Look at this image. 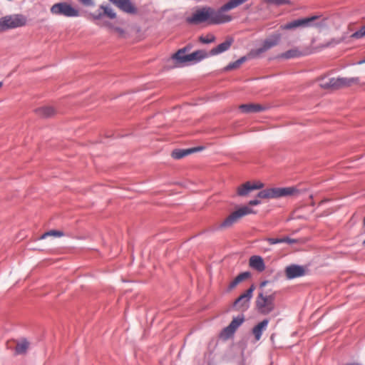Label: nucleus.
<instances>
[{
	"label": "nucleus",
	"mask_w": 365,
	"mask_h": 365,
	"mask_svg": "<svg viewBox=\"0 0 365 365\" xmlns=\"http://www.w3.org/2000/svg\"><path fill=\"white\" fill-rule=\"evenodd\" d=\"M275 294L264 295L259 293L256 299V307L262 314H268L274 309Z\"/></svg>",
	"instance_id": "20e7f679"
},
{
	"label": "nucleus",
	"mask_w": 365,
	"mask_h": 365,
	"mask_svg": "<svg viewBox=\"0 0 365 365\" xmlns=\"http://www.w3.org/2000/svg\"><path fill=\"white\" fill-rule=\"evenodd\" d=\"M255 287L252 284L244 294H241L235 302V307L239 309L244 311L249 307V302L252 297V293Z\"/></svg>",
	"instance_id": "1a4fd4ad"
},
{
	"label": "nucleus",
	"mask_w": 365,
	"mask_h": 365,
	"mask_svg": "<svg viewBox=\"0 0 365 365\" xmlns=\"http://www.w3.org/2000/svg\"><path fill=\"white\" fill-rule=\"evenodd\" d=\"M283 242H287L288 244H294L297 242V240L295 239H291L288 237H282Z\"/></svg>",
	"instance_id": "473e14b6"
},
{
	"label": "nucleus",
	"mask_w": 365,
	"mask_h": 365,
	"mask_svg": "<svg viewBox=\"0 0 365 365\" xmlns=\"http://www.w3.org/2000/svg\"><path fill=\"white\" fill-rule=\"evenodd\" d=\"M36 113L43 118L53 116L56 113V110L51 106H43L36 110Z\"/></svg>",
	"instance_id": "f3484780"
},
{
	"label": "nucleus",
	"mask_w": 365,
	"mask_h": 365,
	"mask_svg": "<svg viewBox=\"0 0 365 365\" xmlns=\"http://www.w3.org/2000/svg\"><path fill=\"white\" fill-rule=\"evenodd\" d=\"M364 36H365V26L351 35L352 38H361Z\"/></svg>",
	"instance_id": "c756f323"
},
{
	"label": "nucleus",
	"mask_w": 365,
	"mask_h": 365,
	"mask_svg": "<svg viewBox=\"0 0 365 365\" xmlns=\"http://www.w3.org/2000/svg\"><path fill=\"white\" fill-rule=\"evenodd\" d=\"M50 11L55 16H63L68 18L77 17L80 15L79 10L68 2L54 4Z\"/></svg>",
	"instance_id": "f03ea898"
},
{
	"label": "nucleus",
	"mask_w": 365,
	"mask_h": 365,
	"mask_svg": "<svg viewBox=\"0 0 365 365\" xmlns=\"http://www.w3.org/2000/svg\"><path fill=\"white\" fill-rule=\"evenodd\" d=\"M359 82V78H322L319 86L325 89H339Z\"/></svg>",
	"instance_id": "f257e3e1"
},
{
	"label": "nucleus",
	"mask_w": 365,
	"mask_h": 365,
	"mask_svg": "<svg viewBox=\"0 0 365 365\" xmlns=\"http://www.w3.org/2000/svg\"><path fill=\"white\" fill-rule=\"evenodd\" d=\"M267 283H268V282H267V281H264V282H261V284H260V287L262 288V287H265V286L267 285Z\"/></svg>",
	"instance_id": "4c0bfd02"
},
{
	"label": "nucleus",
	"mask_w": 365,
	"mask_h": 365,
	"mask_svg": "<svg viewBox=\"0 0 365 365\" xmlns=\"http://www.w3.org/2000/svg\"><path fill=\"white\" fill-rule=\"evenodd\" d=\"M239 108L244 113H255L265 110L264 106L257 103L242 104Z\"/></svg>",
	"instance_id": "ddd939ff"
},
{
	"label": "nucleus",
	"mask_w": 365,
	"mask_h": 365,
	"mask_svg": "<svg viewBox=\"0 0 365 365\" xmlns=\"http://www.w3.org/2000/svg\"><path fill=\"white\" fill-rule=\"evenodd\" d=\"M2 86H3V83L0 82V88L2 87Z\"/></svg>",
	"instance_id": "a19ab883"
},
{
	"label": "nucleus",
	"mask_w": 365,
	"mask_h": 365,
	"mask_svg": "<svg viewBox=\"0 0 365 365\" xmlns=\"http://www.w3.org/2000/svg\"><path fill=\"white\" fill-rule=\"evenodd\" d=\"M199 40L200 42H202L203 43H212L215 41V36L212 34H209L205 36H201L199 38Z\"/></svg>",
	"instance_id": "bb28decb"
},
{
	"label": "nucleus",
	"mask_w": 365,
	"mask_h": 365,
	"mask_svg": "<svg viewBox=\"0 0 365 365\" xmlns=\"http://www.w3.org/2000/svg\"><path fill=\"white\" fill-rule=\"evenodd\" d=\"M29 347V342L26 339H21L18 341L15 348L16 354H25Z\"/></svg>",
	"instance_id": "aec40b11"
},
{
	"label": "nucleus",
	"mask_w": 365,
	"mask_h": 365,
	"mask_svg": "<svg viewBox=\"0 0 365 365\" xmlns=\"http://www.w3.org/2000/svg\"><path fill=\"white\" fill-rule=\"evenodd\" d=\"M266 240L270 244V245H275L277 243H283L282 238H272L268 237L266 239Z\"/></svg>",
	"instance_id": "2f4dec72"
},
{
	"label": "nucleus",
	"mask_w": 365,
	"mask_h": 365,
	"mask_svg": "<svg viewBox=\"0 0 365 365\" xmlns=\"http://www.w3.org/2000/svg\"><path fill=\"white\" fill-rule=\"evenodd\" d=\"M26 21V18L22 14L6 16L0 19V31L24 26Z\"/></svg>",
	"instance_id": "7ed1b4c3"
},
{
	"label": "nucleus",
	"mask_w": 365,
	"mask_h": 365,
	"mask_svg": "<svg viewBox=\"0 0 365 365\" xmlns=\"http://www.w3.org/2000/svg\"><path fill=\"white\" fill-rule=\"evenodd\" d=\"M207 56V53H206V51L202 50H198L190 54H187L186 59H187V62L192 61H200L206 58Z\"/></svg>",
	"instance_id": "a211bd4d"
},
{
	"label": "nucleus",
	"mask_w": 365,
	"mask_h": 365,
	"mask_svg": "<svg viewBox=\"0 0 365 365\" xmlns=\"http://www.w3.org/2000/svg\"><path fill=\"white\" fill-rule=\"evenodd\" d=\"M255 213L253 210L247 206H243L228 215L220 225V229H225L232 227L242 217Z\"/></svg>",
	"instance_id": "0eeeda50"
},
{
	"label": "nucleus",
	"mask_w": 365,
	"mask_h": 365,
	"mask_svg": "<svg viewBox=\"0 0 365 365\" xmlns=\"http://www.w3.org/2000/svg\"><path fill=\"white\" fill-rule=\"evenodd\" d=\"M260 203H261V201L257 199H255V200H250L249 202V205H252V206L259 205Z\"/></svg>",
	"instance_id": "f704fd0d"
},
{
	"label": "nucleus",
	"mask_w": 365,
	"mask_h": 365,
	"mask_svg": "<svg viewBox=\"0 0 365 365\" xmlns=\"http://www.w3.org/2000/svg\"><path fill=\"white\" fill-rule=\"evenodd\" d=\"M195 149H187V150H175L172 152L171 156L174 159H180L183 157L192 153Z\"/></svg>",
	"instance_id": "4be33fe9"
},
{
	"label": "nucleus",
	"mask_w": 365,
	"mask_h": 365,
	"mask_svg": "<svg viewBox=\"0 0 365 365\" xmlns=\"http://www.w3.org/2000/svg\"><path fill=\"white\" fill-rule=\"evenodd\" d=\"M346 365H361V364H356V363H351V364H348Z\"/></svg>",
	"instance_id": "58836bf2"
},
{
	"label": "nucleus",
	"mask_w": 365,
	"mask_h": 365,
	"mask_svg": "<svg viewBox=\"0 0 365 365\" xmlns=\"http://www.w3.org/2000/svg\"><path fill=\"white\" fill-rule=\"evenodd\" d=\"M264 2L274 4L276 5H282L288 3L287 0H262Z\"/></svg>",
	"instance_id": "7c9ffc66"
},
{
	"label": "nucleus",
	"mask_w": 365,
	"mask_h": 365,
	"mask_svg": "<svg viewBox=\"0 0 365 365\" xmlns=\"http://www.w3.org/2000/svg\"><path fill=\"white\" fill-rule=\"evenodd\" d=\"M233 41L234 40L232 38H227L225 41L212 48L210 51V54L211 56H215L227 51L232 46Z\"/></svg>",
	"instance_id": "4468645a"
},
{
	"label": "nucleus",
	"mask_w": 365,
	"mask_h": 365,
	"mask_svg": "<svg viewBox=\"0 0 365 365\" xmlns=\"http://www.w3.org/2000/svg\"><path fill=\"white\" fill-rule=\"evenodd\" d=\"M268 323V319H264L253 327L252 334L255 336V341L260 340L262 332L267 329Z\"/></svg>",
	"instance_id": "2eb2a0df"
},
{
	"label": "nucleus",
	"mask_w": 365,
	"mask_h": 365,
	"mask_svg": "<svg viewBox=\"0 0 365 365\" xmlns=\"http://www.w3.org/2000/svg\"><path fill=\"white\" fill-rule=\"evenodd\" d=\"M364 63H365V58H364V60L360 61L359 62V64Z\"/></svg>",
	"instance_id": "ea45409f"
},
{
	"label": "nucleus",
	"mask_w": 365,
	"mask_h": 365,
	"mask_svg": "<svg viewBox=\"0 0 365 365\" xmlns=\"http://www.w3.org/2000/svg\"><path fill=\"white\" fill-rule=\"evenodd\" d=\"M336 43H338V41H334V40H332L331 41L328 42L327 43H326L325 45H324L322 47H323V48H325V47H328V46H331V45H333V44H336Z\"/></svg>",
	"instance_id": "e433bc0d"
},
{
	"label": "nucleus",
	"mask_w": 365,
	"mask_h": 365,
	"mask_svg": "<svg viewBox=\"0 0 365 365\" xmlns=\"http://www.w3.org/2000/svg\"><path fill=\"white\" fill-rule=\"evenodd\" d=\"M296 191V189L292 187L269 188L261 190L257 194V197L261 199L277 198L292 195Z\"/></svg>",
	"instance_id": "423d86ee"
},
{
	"label": "nucleus",
	"mask_w": 365,
	"mask_h": 365,
	"mask_svg": "<svg viewBox=\"0 0 365 365\" xmlns=\"http://www.w3.org/2000/svg\"><path fill=\"white\" fill-rule=\"evenodd\" d=\"M101 16V14L100 13V14H98V16H97V18H99Z\"/></svg>",
	"instance_id": "79ce46f5"
},
{
	"label": "nucleus",
	"mask_w": 365,
	"mask_h": 365,
	"mask_svg": "<svg viewBox=\"0 0 365 365\" xmlns=\"http://www.w3.org/2000/svg\"><path fill=\"white\" fill-rule=\"evenodd\" d=\"M113 30H114L115 31H116L117 33H118L120 35H123V34H124V31H123L122 29H120V28H118V27H113Z\"/></svg>",
	"instance_id": "c9c22d12"
},
{
	"label": "nucleus",
	"mask_w": 365,
	"mask_h": 365,
	"mask_svg": "<svg viewBox=\"0 0 365 365\" xmlns=\"http://www.w3.org/2000/svg\"><path fill=\"white\" fill-rule=\"evenodd\" d=\"M282 38V34L279 32L274 33L267 37L262 42V46L256 49L250 51V56L252 57H257L262 53L267 51L270 48L277 46Z\"/></svg>",
	"instance_id": "39448f33"
},
{
	"label": "nucleus",
	"mask_w": 365,
	"mask_h": 365,
	"mask_svg": "<svg viewBox=\"0 0 365 365\" xmlns=\"http://www.w3.org/2000/svg\"><path fill=\"white\" fill-rule=\"evenodd\" d=\"M263 187L264 184L261 182H256L253 183H251L250 182H246L237 187V193L240 196H246L250 192L255 190H259Z\"/></svg>",
	"instance_id": "9d476101"
},
{
	"label": "nucleus",
	"mask_w": 365,
	"mask_h": 365,
	"mask_svg": "<svg viewBox=\"0 0 365 365\" xmlns=\"http://www.w3.org/2000/svg\"><path fill=\"white\" fill-rule=\"evenodd\" d=\"M235 330H234L230 325L225 327L221 332V336L227 339L230 337L234 333Z\"/></svg>",
	"instance_id": "cd10ccee"
},
{
	"label": "nucleus",
	"mask_w": 365,
	"mask_h": 365,
	"mask_svg": "<svg viewBox=\"0 0 365 365\" xmlns=\"http://www.w3.org/2000/svg\"><path fill=\"white\" fill-rule=\"evenodd\" d=\"M62 236H63V232L52 230L46 232L43 235H42L41 237V239H45L47 237H62Z\"/></svg>",
	"instance_id": "a878e982"
},
{
	"label": "nucleus",
	"mask_w": 365,
	"mask_h": 365,
	"mask_svg": "<svg viewBox=\"0 0 365 365\" xmlns=\"http://www.w3.org/2000/svg\"><path fill=\"white\" fill-rule=\"evenodd\" d=\"M246 59L247 58L245 56L241 57L237 61H236L232 63H230L228 66H227L225 67V70L229 71V70L235 69V68H239L240 66V65L246 61Z\"/></svg>",
	"instance_id": "b1692460"
},
{
	"label": "nucleus",
	"mask_w": 365,
	"mask_h": 365,
	"mask_svg": "<svg viewBox=\"0 0 365 365\" xmlns=\"http://www.w3.org/2000/svg\"><path fill=\"white\" fill-rule=\"evenodd\" d=\"M243 322H244V318L242 317H237V318H234L229 325L234 330L236 331V329L242 324Z\"/></svg>",
	"instance_id": "c85d7f7f"
},
{
	"label": "nucleus",
	"mask_w": 365,
	"mask_h": 365,
	"mask_svg": "<svg viewBox=\"0 0 365 365\" xmlns=\"http://www.w3.org/2000/svg\"><path fill=\"white\" fill-rule=\"evenodd\" d=\"M185 49H180L177 53L173 56V58L177 60L179 63L187 62V55L185 53Z\"/></svg>",
	"instance_id": "5701e85b"
},
{
	"label": "nucleus",
	"mask_w": 365,
	"mask_h": 365,
	"mask_svg": "<svg viewBox=\"0 0 365 365\" xmlns=\"http://www.w3.org/2000/svg\"><path fill=\"white\" fill-rule=\"evenodd\" d=\"M250 266L258 272H262L265 269V264L262 257L257 255L252 256L250 258Z\"/></svg>",
	"instance_id": "dca6fc26"
},
{
	"label": "nucleus",
	"mask_w": 365,
	"mask_h": 365,
	"mask_svg": "<svg viewBox=\"0 0 365 365\" xmlns=\"http://www.w3.org/2000/svg\"><path fill=\"white\" fill-rule=\"evenodd\" d=\"M318 19L317 16H313L308 18L299 19L292 21L288 22L279 26L280 30H293L299 27H307L311 26V23Z\"/></svg>",
	"instance_id": "6e6552de"
},
{
	"label": "nucleus",
	"mask_w": 365,
	"mask_h": 365,
	"mask_svg": "<svg viewBox=\"0 0 365 365\" xmlns=\"http://www.w3.org/2000/svg\"><path fill=\"white\" fill-rule=\"evenodd\" d=\"M363 244L365 246V240H364Z\"/></svg>",
	"instance_id": "37998d69"
},
{
	"label": "nucleus",
	"mask_w": 365,
	"mask_h": 365,
	"mask_svg": "<svg viewBox=\"0 0 365 365\" xmlns=\"http://www.w3.org/2000/svg\"><path fill=\"white\" fill-rule=\"evenodd\" d=\"M302 55V53L297 48L290 49L279 56V58L289 59L299 57Z\"/></svg>",
	"instance_id": "412c9836"
},
{
	"label": "nucleus",
	"mask_w": 365,
	"mask_h": 365,
	"mask_svg": "<svg viewBox=\"0 0 365 365\" xmlns=\"http://www.w3.org/2000/svg\"><path fill=\"white\" fill-rule=\"evenodd\" d=\"M285 274L288 279H293L304 275L305 269L299 265H291L286 268Z\"/></svg>",
	"instance_id": "f8f14e48"
},
{
	"label": "nucleus",
	"mask_w": 365,
	"mask_h": 365,
	"mask_svg": "<svg viewBox=\"0 0 365 365\" xmlns=\"http://www.w3.org/2000/svg\"><path fill=\"white\" fill-rule=\"evenodd\" d=\"M250 274L248 272H242L237 275L229 284V289H234L237 284L244 280L247 279L250 277Z\"/></svg>",
	"instance_id": "6ab92c4d"
},
{
	"label": "nucleus",
	"mask_w": 365,
	"mask_h": 365,
	"mask_svg": "<svg viewBox=\"0 0 365 365\" xmlns=\"http://www.w3.org/2000/svg\"><path fill=\"white\" fill-rule=\"evenodd\" d=\"M123 11L133 14L137 12L136 7L132 4L130 0H109Z\"/></svg>",
	"instance_id": "9b49d317"
},
{
	"label": "nucleus",
	"mask_w": 365,
	"mask_h": 365,
	"mask_svg": "<svg viewBox=\"0 0 365 365\" xmlns=\"http://www.w3.org/2000/svg\"><path fill=\"white\" fill-rule=\"evenodd\" d=\"M79 2L83 4L85 6H91L93 5V0H78Z\"/></svg>",
	"instance_id": "72a5a7b5"
},
{
	"label": "nucleus",
	"mask_w": 365,
	"mask_h": 365,
	"mask_svg": "<svg viewBox=\"0 0 365 365\" xmlns=\"http://www.w3.org/2000/svg\"><path fill=\"white\" fill-rule=\"evenodd\" d=\"M100 9L103 10V14L110 19H115L116 14L114 12L112 8L106 6H101Z\"/></svg>",
	"instance_id": "393cba45"
}]
</instances>
